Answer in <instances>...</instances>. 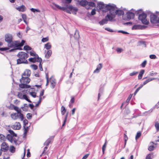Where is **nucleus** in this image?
<instances>
[{
    "instance_id": "1",
    "label": "nucleus",
    "mask_w": 159,
    "mask_h": 159,
    "mask_svg": "<svg viewBox=\"0 0 159 159\" xmlns=\"http://www.w3.org/2000/svg\"><path fill=\"white\" fill-rule=\"evenodd\" d=\"M109 13L111 16L110 17L111 20H113L116 17V15L120 16L124 14L123 10L117 9L116 5L114 4H112Z\"/></svg>"
},
{
    "instance_id": "2",
    "label": "nucleus",
    "mask_w": 159,
    "mask_h": 159,
    "mask_svg": "<svg viewBox=\"0 0 159 159\" xmlns=\"http://www.w3.org/2000/svg\"><path fill=\"white\" fill-rule=\"evenodd\" d=\"M54 6L59 9L62 10L66 12L73 14H76L78 9L71 5H66L65 7H61L58 5L54 4Z\"/></svg>"
},
{
    "instance_id": "3",
    "label": "nucleus",
    "mask_w": 159,
    "mask_h": 159,
    "mask_svg": "<svg viewBox=\"0 0 159 159\" xmlns=\"http://www.w3.org/2000/svg\"><path fill=\"white\" fill-rule=\"evenodd\" d=\"M131 11L135 12L136 14H139L138 19L139 20L141 21L143 24L148 25L149 23V21L146 18L147 16L146 14L144 12H142V10L140 9L137 11H135L134 10L132 9Z\"/></svg>"
},
{
    "instance_id": "4",
    "label": "nucleus",
    "mask_w": 159,
    "mask_h": 159,
    "mask_svg": "<svg viewBox=\"0 0 159 159\" xmlns=\"http://www.w3.org/2000/svg\"><path fill=\"white\" fill-rule=\"evenodd\" d=\"M112 4L109 3L108 4H104L102 2H98L97 6V10L99 12L102 11L103 12L110 11Z\"/></svg>"
},
{
    "instance_id": "5",
    "label": "nucleus",
    "mask_w": 159,
    "mask_h": 159,
    "mask_svg": "<svg viewBox=\"0 0 159 159\" xmlns=\"http://www.w3.org/2000/svg\"><path fill=\"white\" fill-rule=\"evenodd\" d=\"M17 57H19L17 60V64L28 63L26 59L29 57V55L27 53L23 52H20L17 54Z\"/></svg>"
},
{
    "instance_id": "6",
    "label": "nucleus",
    "mask_w": 159,
    "mask_h": 159,
    "mask_svg": "<svg viewBox=\"0 0 159 159\" xmlns=\"http://www.w3.org/2000/svg\"><path fill=\"white\" fill-rule=\"evenodd\" d=\"M8 130L10 134H8L6 136V140L7 139L9 142L12 143H14L15 144H17V139L14 138V137H16L17 134H15L12 130L8 129Z\"/></svg>"
},
{
    "instance_id": "7",
    "label": "nucleus",
    "mask_w": 159,
    "mask_h": 159,
    "mask_svg": "<svg viewBox=\"0 0 159 159\" xmlns=\"http://www.w3.org/2000/svg\"><path fill=\"white\" fill-rule=\"evenodd\" d=\"M4 40L7 43L8 47L12 48L15 46V40L13 41V36L12 34L9 33L6 34L4 36Z\"/></svg>"
},
{
    "instance_id": "8",
    "label": "nucleus",
    "mask_w": 159,
    "mask_h": 159,
    "mask_svg": "<svg viewBox=\"0 0 159 159\" xmlns=\"http://www.w3.org/2000/svg\"><path fill=\"white\" fill-rule=\"evenodd\" d=\"M30 80L28 77H25L22 75V78L20 79L21 84H19V87L22 88H29L30 86L27 85L30 81Z\"/></svg>"
},
{
    "instance_id": "9",
    "label": "nucleus",
    "mask_w": 159,
    "mask_h": 159,
    "mask_svg": "<svg viewBox=\"0 0 159 159\" xmlns=\"http://www.w3.org/2000/svg\"><path fill=\"white\" fill-rule=\"evenodd\" d=\"M16 111L17 112L16 113H14L11 114V118L14 120H16L19 118L22 121L24 119V117L23 114L21 113V110L19 108Z\"/></svg>"
},
{
    "instance_id": "10",
    "label": "nucleus",
    "mask_w": 159,
    "mask_h": 159,
    "mask_svg": "<svg viewBox=\"0 0 159 159\" xmlns=\"http://www.w3.org/2000/svg\"><path fill=\"white\" fill-rule=\"evenodd\" d=\"M28 92V90H24L22 92H19L17 96L20 98L22 99H25L29 102H31V101L28 99L27 96L25 94Z\"/></svg>"
},
{
    "instance_id": "11",
    "label": "nucleus",
    "mask_w": 159,
    "mask_h": 159,
    "mask_svg": "<svg viewBox=\"0 0 159 159\" xmlns=\"http://www.w3.org/2000/svg\"><path fill=\"white\" fill-rule=\"evenodd\" d=\"M110 16H111L109 12V13H108L107 16H105V18L102 19L99 22V24L100 25H103L104 24H107V23L108 20L110 21H112L113 20L110 19Z\"/></svg>"
},
{
    "instance_id": "12",
    "label": "nucleus",
    "mask_w": 159,
    "mask_h": 159,
    "mask_svg": "<svg viewBox=\"0 0 159 159\" xmlns=\"http://www.w3.org/2000/svg\"><path fill=\"white\" fill-rule=\"evenodd\" d=\"M15 43L14 44V46H16V47H17V49L19 50H22L21 47H22L25 43V41L24 40H22L21 43L19 40H15Z\"/></svg>"
},
{
    "instance_id": "13",
    "label": "nucleus",
    "mask_w": 159,
    "mask_h": 159,
    "mask_svg": "<svg viewBox=\"0 0 159 159\" xmlns=\"http://www.w3.org/2000/svg\"><path fill=\"white\" fill-rule=\"evenodd\" d=\"M30 61L35 63L36 62H39L42 61V59L41 58L39 57L38 55H36V56L34 57L30 58L29 59Z\"/></svg>"
},
{
    "instance_id": "14",
    "label": "nucleus",
    "mask_w": 159,
    "mask_h": 159,
    "mask_svg": "<svg viewBox=\"0 0 159 159\" xmlns=\"http://www.w3.org/2000/svg\"><path fill=\"white\" fill-rule=\"evenodd\" d=\"M1 150L4 152H7L9 149V146L8 144L6 142H3L1 146Z\"/></svg>"
},
{
    "instance_id": "15",
    "label": "nucleus",
    "mask_w": 159,
    "mask_h": 159,
    "mask_svg": "<svg viewBox=\"0 0 159 159\" xmlns=\"http://www.w3.org/2000/svg\"><path fill=\"white\" fill-rule=\"evenodd\" d=\"M150 20L151 23L155 24L157 23V17L156 15L151 14L150 15Z\"/></svg>"
},
{
    "instance_id": "16",
    "label": "nucleus",
    "mask_w": 159,
    "mask_h": 159,
    "mask_svg": "<svg viewBox=\"0 0 159 159\" xmlns=\"http://www.w3.org/2000/svg\"><path fill=\"white\" fill-rule=\"evenodd\" d=\"M126 17L127 20L133 19L134 17V12L129 11L126 13Z\"/></svg>"
},
{
    "instance_id": "17",
    "label": "nucleus",
    "mask_w": 159,
    "mask_h": 159,
    "mask_svg": "<svg viewBox=\"0 0 159 159\" xmlns=\"http://www.w3.org/2000/svg\"><path fill=\"white\" fill-rule=\"evenodd\" d=\"M50 82L51 83V88L52 89H54L57 83L56 79L54 77L52 76L50 78Z\"/></svg>"
},
{
    "instance_id": "18",
    "label": "nucleus",
    "mask_w": 159,
    "mask_h": 159,
    "mask_svg": "<svg viewBox=\"0 0 159 159\" xmlns=\"http://www.w3.org/2000/svg\"><path fill=\"white\" fill-rule=\"evenodd\" d=\"M96 5V4L93 2H87L86 8L87 9H91L93 7H95Z\"/></svg>"
},
{
    "instance_id": "19",
    "label": "nucleus",
    "mask_w": 159,
    "mask_h": 159,
    "mask_svg": "<svg viewBox=\"0 0 159 159\" xmlns=\"http://www.w3.org/2000/svg\"><path fill=\"white\" fill-rule=\"evenodd\" d=\"M11 127L14 130H19L21 128V125L19 122H16L14 125H11Z\"/></svg>"
},
{
    "instance_id": "20",
    "label": "nucleus",
    "mask_w": 159,
    "mask_h": 159,
    "mask_svg": "<svg viewBox=\"0 0 159 159\" xmlns=\"http://www.w3.org/2000/svg\"><path fill=\"white\" fill-rule=\"evenodd\" d=\"M31 73V71L29 70H26L22 75L25 77H28L30 76Z\"/></svg>"
},
{
    "instance_id": "21",
    "label": "nucleus",
    "mask_w": 159,
    "mask_h": 159,
    "mask_svg": "<svg viewBox=\"0 0 159 159\" xmlns=\"http://www.w3.org/2000/svg\"><path fill=\"white\" fill-rule=\"evenodd\" d=\"M16 9L19 11L24 12L26 10V7L24 5H22L18 7H16Z\"/></svg>"
},
{
    "instance_id": "22",
    "label": "nucleus",
    "mask_w": 159,
    "mask_h": 159,
    "mask_svg": "<svg viewBox=\"0 0 159 159\" xmlns=\"http://www.w3.org/2000/svg\"><path fill=\"white\" fill-rule=\"evenodd\" d=\"M79 1L78 2L79 3V4L81 6L85 7L86 8V6L87 4V2L86 0H82L80 1L79 0Z\"/></svg>"
},
{
    "instance_id": "23",
    "label": "nucleus",
    "mask_w": 159,
    "mask_h": 159,
    "mask_svg": "<svg viewBox=\"0 0 159 159\" xmlns=\"http://www.w3.org/2000/svg\"><path fill=\"white\" fill-rule=\"evenodd\" d=\"M29 126H23V138H25L29 129Z\"/></svg>"
},
{
    "instance_id": "24",
    "label": "nucleus",
    "mask_w": 159,
    "mask_h": 159,
    "mask_svg": "<svg viewBox=\"0 0 159 159\" xmlns=\"http://www.w3.org/2000/svg\"><path fill=\"white\" fill-rule=\"evenodd\" d=\"M7 107L11 110H14L15 111L19 109L16 106L12 104H10V106H8Z\"/></svg>"
},
{
    "instance_id": "25",
    "label": "nucleus",
    "mask_w": 159,
    "mask_h": 159,
    "mask_svg": "<svg viewBox=\"0 0 159 159\" xmlns=\"http://www.w3.org/2000/svg\"><path fill=\"white\" fill-rule=\"evenodd\" d=\"M52 46L50 43L48 42L44 45V48H45L47 50H49L51 48Z\"/></svg>"
},
{
    "instance_id": "26",
    "label": "nucleus",
    "mask_w": 159,
    "mask_h": 159,
    "mask_svg": "<svg viewBox=\"0 0 159 159\" xmlns=\"http://www.w3.org/2000/svg\"><path fill=\"white\" fill-rule=\"evenodd\" d=\"M6 141V137L3 134H0V142H4Z\"/></svg>"
},
{
    "instance_id": "27",
    "label": "nucleus",
    "mask_w": 159,
    "mask_h": 159,
    "mask_svg": "<svg viewBox=\"0 0 159 159\" xmlns=\"http://www.w3.org/2000/svg\"><path fill=\"white\" fill-rule=\"evenodd\" d=\"M156 78H149L147 80H146L143 82V84L142 85H143L146 84L147 83L149 82L156 79Z\"/></svg>"
},
{
    "instance_id": "28",
    "label": "nucleus",
    "mask_w": 159,
    "mask_h": 159,
    "mask_svg": "<svg viewBox=\"0 0 159 159\" xmlns=\"http://www.w3.org/2000/svg\"><path fill=\"white\" fill-rule=\"evenodd\" d=\"M144 72L145 70H142L140 71L138 76V78L139 79H141L142 78V77L144 73Z\"/></svg>"
},
{
    "instance_id": "29",
    "label": "nucleus",
    "mask_w": 159,
    "mask_h": 159,
    "mask_svg": "<svg viewBox=\"0 0 159 159\" xmlns=\"http://www.w3.org/2000/svg\"><path fill=\"white\" fill-rule=\"evenodd\" d=\"M52 54V51L51 50H48L46 53L45 54V57L46 58H48L51 56Z\"/></svg>"
},
{
    "instance_id": "30",
    "label": "nucleus",
    "mask_w": 159,
    "mask_h": 159,
    "mask_svg": "<svg viewBox=\"0 0 159 159\" xmlns=\"http://www.w3.org/2000/svg\"><path fill=\"white\" fill-rule=\"evenodd\" d=\"M47 149H48L47 146H46L44 148L42 154L40 155L41 157H42L45 155H47V154L48 155V154L47 153V152H46V151H47Z\"/></svg>"
},
{
    "instance_id": "31",
    "label": "nucleus",
    "mask_w": 159,
    "mask_h": 159,
    "mask_svg": "<svg viewBox=\"0 0 159 159\" xmlns=\"http://www.w3.org/2000/svg\"><path fill=\"white\" fill-rule=\"evenodd\" d=\"M80 37L78 31L76 30L74 34V38L76 39H78Z\"/></svg>"
},
{
    "instance_id": "32",
    "label": "nucleus",
    "mask_w": 159,
    "mask_h": 159,
    "mask_svg": "<svg viewBox=\"0 0 159 159\" xmlns=\"http://www.w3.org/2000/svg\"><path fill=\"white\" fill-rule=\"evenodd\" d=\"M2 45L3 43L2 42H0V46H1ZM9 48H10L8 47L0 48V50L1 51H6L9 50Z\"/></svg>"
},
{
    "instance_id": "33",
    "label": "nucleus",
    "mask_w": 159,
    "mask_h": 159,
    "mask_svg": "<svg viewBox=\"0 0 159 159\" xmlns=\"http://www.w3.org/2000/svg\"><path fill=\"white\" fill-rule=\"evenodd\" d=\"M16 148L13 146H11L9 148V151L10 152L14 153L15 152Z\"/></svg>"
},
{
    "instance_id": "34",
    "label": "nucleus",
    "mask_w": 159,
    "mask_h": 159,
    "mask_svg": "<svg viewBox=\"0 0 159 159\" xmlns=\"http://www.w3.org/2000/svg\"><path fill=\"white\" fill-rule=\"evenodd\" d=\"M51 138H49L44 143V145H46V146H48L49 144L51 142Z\"/></svg>"
},
{
    "instance_id": "35",
    "label": "nucleus",
    "mask_w": 159,
    "mask_h": 159,
    "mask_svg": "<svg viewBox=\"0 0 159 159\" xmlns=\"http://www.w3.org/2000/svg\"><path fill=\"white\" fill-rule=\"evenodd\" d=\"M61 113L62 115H64L66 111V109L63 106H62L61 109Z\"/></svg>"
},
{
    "instance_id": "36",
    "label": "nucleus",
    "mask_w": 159,
    "mask_h": 159,
    "mask_svg": "<svg viewBox=\"0 0 159 159\" xmlns=\"http://www.w3.org/2000/svg\"><path fill=\"white\" fill-rule=\"evenodd\" d=\"M155 126L156 129L157 131H159V123L158 122H156L155 123Z\"/></svg>"
},
{
    "instance_id": "37",
    "label": "nucleus",
    "mask_w": 159,
    "mask_h": 159,
    "mask_svg": "<svg viewBox=\"0 0 159 159\" xmlns=\"http://www.w3.org/2000/svg\"><path fill=\"white\" fill-rule=\"evenodd\" d=\"M143 85L141 84L140 86L138 87L135 91L134 94L135 95L136 93L139 91V90L143 87Z\"/></svg>"
},
{
    "instance_id": "38",
    "label": "nucleus",
    "mask_w": 159,
    "mask_h": 159,
    "mask_svg": "<svg viewBox=\"0 0 159 159\" xmlns=\"http://www.w3.org/2000/svg\"><path fill=\"white\" fill-rule=\"evenodd\" d=\"M24 49L25 50H31L32 48L28 45H25L24 46Z\"/></svg>"
},
{
    "instance_id": "39",
    "label": "nucleus",
    "mask_w": 159,
    "mask_h": 159,
    "mask_svg": "<svg viewBox=\"0 0 159 159\" xmlns=\"http://www.w3.org/2000/svg\"><path fill=\"white\" fill-rule=\"evenodd\" d=\"M140 25H134L132 27V30L139 29L140 28Z\"/></svg>"
},
{
    "instance_id": "40",
    "label": "nucleus",
    "mask_w": 159,
    "mask_h": 159,
    "mask_svg": "<svg viewBox=\"0 0 159 159\" xmlns=\"http://www.w3.org/2000/svg\"><path fill=\"white\" fill-rule=\"evenodd\" d=\"M107 145V142H106L104 145H103L102 149V152H103V154L104 153V151L105 150V149H106V147Z\"/></svg>"
},
{
    "instance_id": "41",
    "label": "nucleus",
    "mask_w": 159,
    "mask_h": 159,
    "mask_svg": "<svg viewBox=\"0 0 159 159\" xmlns=\"http://www.w3.org/2000/svg\"><path fill=\"white\" fill-rule=\"evenodd\" d=\"M30 94L34 98H36V93L35 92H30Z\"/></svg>"
},
{
    "instance_id": "42",
    "label": "nucleus",
    "mask_w": 159,
    "mask_h": 159,
    "mask_svg": "<svg viewBox=\"0 0 159 159\" xmlns=\"http://www.w3.org/2000/svg\"><path fill=\"white\" fill-rule=\"evenodd\" d=\"M30 10L34 13H35V11L39 12L40 11L38 9H35L34 8H31L30 9Z\"/></svg>"
},
{
    "instance_id": "43",
    "label": "nucleus",
    "mask_w": 159,
    "mask_h": 159,
    "mask_svg": "<svg viewBox=\"0 0 159 159\" xmlns=\"http://www.w3.org/2000/svg\"><path fill=\"white\" fill-rule=\"evenodd\" d=\"M141 134L140 132H137L136 136H135V139L137 140L141 136Z\"/></svg>"
},
{
    "instance_id": "44",
    "label": "nucleus",
    "mask_w": 159,
    "mask_h": 159,
    "mask_svg": "<svg viewBox=\"0 0 159 159\" xmlns=\"http://www.w3.org/2000/svg\"><path fill=\"white\" fill-rule=\"evenodd\" d=\"M140 43V45L143 46L144 47H145L146 46V44L145 42L143 41H141L139 42Z\"/></svg>"
},
{
    "instance_id": "45",
    "label": "nucleus",
    "mask_w": 159,
    "mask_h": 159,
    "mask_svg": "<svg viewBox=\"0 0 159 159\" xmlns=\"http://www.w3.org/2000/svg\"><path fill=\"white\" fill-rule=\"evenodd\" d=\"M30 67L34 70H36L38 68V66L34 64L31 65Z\"/></svg>"
},
{
    "instance_id": "46",
    "label": "nucleus",
    "mask_w": 159,
    "mask_h": 159,
    "mask_svg": "<svg viewBox=\"0 0 159 159\" xmlns=\"http://www.w3.org/2000/svg\"><path fill=\"white\" fill-rule=\"evenodd\" d=\"M138 73V71H134L129 74V75L130 76H133L136 75Z\"/></svg>"
},
{
    "instance_id": "47",
    "label": "nucleus",
    "mask_w": 159,
    "mask_h": 159,
    "mask_svg": "<svg viewBox=\"0 0 159 159\" xmlns=\"http://www.w3.org/2000/svg\"><path fill=\"white\" fill-rule=\"evenodd\" d=\"M49 40V39L48 37H47L46 38H43L41 40L42 42L44 43L48 41Z\"/></svg>"
},
{
    "instance_id": "48",
    "label": "nucleus",
    "mask_w": 159,
    "mask_h": 159,
    "mask_svg": "<svg viewBox=\"0 0 159 159\" xmlns=\"http://www.w3.org/2000/svg\"><path fill=\"white\" fill-rule=\"evenodd\" d=\"M12 48H14L13 49H10L9 50V52H14L16 50H18V49H17V47H16V46H14L12 47Z\"/></svg>"
},
{
    "instance_id": "49",
    "label": "nucleus",
    "mask_w": 159,
    "mask_h": 159,
    "mask_svg": "<svg viewBox=\"0 0 159 159\" xmlns=\"http://www.w3.org/2000/svg\"><path fill=\"white\" fill-rule=\"evenodd\" d=\"M23 126H25L28 124V121L26 119H23Z\"/></svg>"
},
{
    "instance_id": "50",
    "label": "nucleus",
    "mask_w": 159,
    "mask_h": 159,
    "mask_svg": "<svg viewBox=\"0 0 159 159\" xmlns=\"http://www.w3.org/2000/svg\"><path fill=\"white\" fill-rule=\"evenodd\" d=\"M30 56H34V57L36 56V55H38V54H36L35 52L34 51L30 52Z\"/></svg>"
},
{
    "instance_id": "51",
    "label": "nucleus",
    "mask_w": 159,
    "mask_h": 159,
    "mask_svg": "<svg viewBox=\"0 0 159 159\" xmlns=\"http://www.w3.org/2000/svg\"><path fill=\"white\" fill-rule=\"evenodd\" d=\"M147 64V61H144L141 64V66L142 67H144Z\"/></svg>"
},
{
    "instance_id": "52",
    "label": "nucleus",
    "mask_w": 159,
    "mask_h": 159,
    "mask_svg": "<svg viewBox=\"0 0 159 159\" xmlns=\"http://www.w3.org/2000/svg\"><path fill=\"white\" fill-rule=\"evenodd\" d=\"M154 148V147L153 145H151L148 148V150L150 151H153Z\"/></svg>"
},
{
    "instance_id": "53",
    "label": "nucleus",
    "mask_w": 159,
    "mask_h": 159,
    "mask_svg": "<svg viewBox=\"0 0 159 159\" xmlns=\"http://www.w3.org/2000/svg\"><path fill=\"white\" fill-rule=\"evenodd\" d=\"M39 62V70L41 71L43 70V68L42 67V61Z\"/></svg>"
},
{
    "instance_id": "54",
    "label": "nucleus",
    "mask_w": 159,
    "mask_h": 159,
    "mask_svg": "<svg viewBox=\"0 0 159 159\" xmlns=\"http://www.w3.org/2000/svg\"><path fill=\"white\" fill-rule=\"evenodd\" d=\"M26 117L28 119H30L32 117V114L30 113H27L26 115Z\"/></svg>"
},
{
    "instance_id": "55",
    "label": "nucleus",
    "mask_w": 159,
    "mask_h": 159,
    "mask_svg": "<svg viewBox=\"0 0 159 159\" xmlns=\"http://www.w3.org/2000/svg\"><path fill=\"white\" fill-rule=\"evenodd\" d=\"M2 116L7 117L8 116L7 113L6 112H3L1 114Z\"/></svg>"
},
{
    "instance_id": "56",
    "label": "nucleus",
    "mask_w": 159,
    "mask_h": 159,
    "mask_svg": "<svg viewBox=\"0 0 159 159\" xmlns=\"http://www.w3.org/2000/svg\"><path fill=\"white\" fill-rule=\"evenodd\" d=\"M149 57L151 59H155L157 58V57L155 55L152 54L149 56Z\"/></svg>"
},
{
    "instance_id": "57",
    "label": "nucleus",
    "mask_w": 159,
    "mask_h": 159,
    "mask_svg": "<svg viewBox=\"0 0 159 159\" xmlns=\"http://www.w3.org/2000/svg\"><path fill=\"white\" fill-rule=\"evenodd\" d=\"M116 51L118 53H120L123 51V49L121 48H117L116 49Z\"/></svg>"
},
{
    "instance_id": "58",
    "label": "nucleus",
    "mask_w": 159,
    "mask_h": 159,
    "mask_svg": "<svg viewBox=\"0 0 159 159\" xmlns=\"http://www.w3.org/2000/svg\"><path fill=\"white\" fill-rule=\"evenodd\" d=\"M102 64L100 63L97 66L96 68L99 70H100L101 68H102Z\"/></svg>"
},
{
    "instance_id": "59",
    "label": "nucleus",
    "mask_w": 159,
    "mask_h": 159,
    "mask_svg": "<svg viewBox=\"0 0 159 159\" xmlns=\"http://www.w3.org/2000/svg\"><path fill=\"white\" fill-rule=\"evenodd\" d=\"M96 10L94 8L91 11V14L92 15H94L96 14Z\"/></svg>"
},
{
    "instance_id": "60",
    "label": "nucleus",
    "mask_w": 159,
    "mask_h": 159,
    "mask_svg": "<svg viewBox=\"0 0 159 159\" xmlns=\"http://www.w3.org/2000/svg\"><path fill=\"white\" fill-rule=\"evenodd\" d=\"M118 32L119 33H121L123 34H128L129 33L126 31H125L123 30H119L118 31Z\"/></svg>"
},
{
    "instance_id": "61",
    "label": "nucleus",
    "mask_w": 159,
    "mask_h": 159,
    "mask_svg": "<svg viewBox=\"0 0 159 159\" xmlns=\"http://www.w3.org/2000/svg\"><path fill=\"white\" fill-rule=\"evenodd\" d=\"M21 16L23 20H26L27 19V16L25 14H22Z\"/></svg>"
},
{
    "instance_id": "62",
    "label": "nucleus",
    "mask_w": 159,
    "mask_h": 159,
    "mask_svg": "<svg viewBox=\"0 0 159 159\" xmlns=\"http://www.w3.org/2000/svg\"><path fill=\"white\" fill-rule=\"evenodd\" d=\"M75 102V98L73 96H72L71 97V99L70 101V103H73Z\"/></svg>"
},
{
    "instance_id": "63",
    "label": "nucleus",
    "mask_w": 159,
    "mask_h": 159,
    "mask_svg": "<svg viewBox=\"0 0 159 159\" xmlns=\"http://www.w3.org/2000/svg\"><path fill=\"white\" fill-rule=\"evenodd\" d=\"M105 29L106 30L109 32H114V31L112 30L109 28H106Z\"/></svg>"
},
{
    "instance_id": "64",
    "label": "nucleus",
    "mask_w": 159,
    "mask_h": 159,
    "mask_svg": "<svg viewBox=\"0 0 159 159\" xmlns=\"http://www.w3.org/2000/svg\"><path fill=\"white\" fill-rule=\"evenodd\" d=\"M146 159H152L151 158V154H148L146 157Z\"/></svg>"
}]
</instances>
